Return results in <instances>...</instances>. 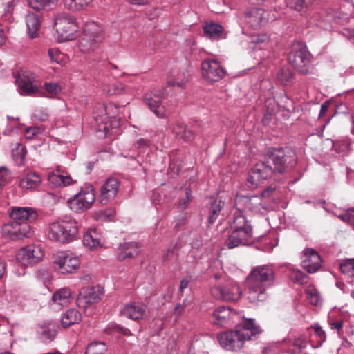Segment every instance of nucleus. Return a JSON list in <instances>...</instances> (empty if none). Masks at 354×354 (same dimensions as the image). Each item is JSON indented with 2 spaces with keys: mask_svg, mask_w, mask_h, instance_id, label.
Masks as SVG:
<instances>
[{
  "mask_svg": "<svg viewBox=\"0 0 354 354\" xmlns=\"http://www.w3.org/2000/svg\"><path fill=\"white\" fill-rule=\"evenodd\" d=\"M288 275L291 281L297 283H304L306 282V276L300 270L295 268L293 266H288L287 267Z\"/></svg>",
  "mask_w": 354,
  "mask_h": 354,
  "instance_id": "obj_44",
  "label": "nucleus"
},
{
  "mask_svg": "<svg viewBox=\"0 0 354 354\" xmlns=\"http://www.w3.org/2000/svg\"><path fill=\"white\" fill-rule=\"evenodd\" d=\"M103 28L100 24L95 21H89L84 24L82 35L101 42L103 38Z\"/></svg>",
  "mask_w": 354,
  "mask_h": 354,
  "instance_id": "obj_27",
  "label": "nucleus"
},
{
  "mask_svg": "<svg viewBox=\"0 0 354 354\" xmlns=\"http://www.w3.org/2000/svg\"><path fill=\"white\" fill-rule=\"evenodd\" d=\"M83 243L91 250L97 249L102 245L101 235L95 229H90L84 234Z\"/></svg>",
  "mask_w": 354,
  "mask_h": 354,
  "instance_id": "obj_31",
  "label": "nucleus"
},
{
  "mask_svg": "<svg viewBox=\"0 0 354 354\" xmlns=\"http://www.w3.org/2000/svg\"><path fill=\"white\" fill-rule=\"evenodd\" d=\"M321 257L314 249L308 248L304 251L302 266L308 272H316L321 267Z\"/></svg>",
  "mask_w": 354,
  "mask_h": 354,
  "instance_id": "obj_21",
  "label": "nucleus"
},
{
  "mask_svg": "<svg viewBox=\"0 0 354 354\" xmlns=\"http://www.w3.org/2000/svg\"><path fill=\"white\" fill-rule=\"evenodd\" d=\"M95 201L94 188L91 184H86L81 187L78 193L69 198L67 203L73 212L83 213L91 207Z\"/></svg>",
  "mask_w": 354,
  "mask_h": 354,
  "instance_id": "obj_5",
  "label": "nucleus"
},
{
  "mask_svg": "<svg viewBox=\"0 0 354 354\" xmlns=\"http://www.w3.org/2000/svg\"><path fill=\"white\" fill-rule=\"evenodd\" d=\"M120 182L114 177L107 178L100 187L97 201L102 205L113 202L119 193Z\"/></svg>",
  "mask_w": 354,
  "mask_h": 354,
  "instance_id": "obj_16",
  "label": "nucleus"
},
{
  "mask_svg": "<svg viewBox=\"0 0 354 354\" xmlns=\"http://www.w3.org/2000/svg\"><path fill=\"white\" fill-rule=\"evenodd\" d=\"M183 75V78H180V73H176L175 71H171L169 75V80L167 81L169 86H176L182 87L185 82L188 81V76L185 75L184 73H182Z\"/></svg>",
  "mask_w": 354,
  "mask_h": 354,
  "instance_id": "obj_48",
  "label": "nucleus"
},
{
  "mask_svg": "<svg viewBox=\"0 0 354 354\" xmlns=\"http://www.w3.org/2000/svg\"><path fill=\"white\" fill-rule=\"evenodd\" d=\"M41 177L35 171H31L25 175L19 181V186L22 189L32 190L37 188L41 183Z\"/></svg>",
  "mask_w": 354,
  "mask_h": 354,
  "instance_id": "obj_30",
  "label": "nucleus"
},
{
  "mask_svg": "<svg viewBox=\"0 0 354 354\" xmlns=\"http://www.w3.org/2000/svg\"><path fill=\"white\" fill-rule=\"evenodd\" d=\"M100 42L82 35L77 43V48L84 54L91 53L96 50Z\"/></svg>",
  "mask_w": 354,
  "mask_h": 354,
  "instance_id": "obj_38",
  "label": "nucleus"
},
{
  "mask_svg": "<svg viewBox=\"0 0 354 354\" xmlns=\"http://www.w3.org/2000/svg\"><path fill=\"white\" fill-rule=\"evenodd\" d=\"M30 8L37 12L48 10L55 7L58 0H26Z\"/></svg>",
  "mask_w": 354,
  "mask_h": 354,
  "instance_id": "obj_39",
  "label": "nucleus"
},
{
  "mask_svg": "<svg viewBox=\"0 0 354 354\" xmlns=\"http://www.w3.org/2000/svg\"><path fill=\"white\" fill-rule=\"evenodd\" d=\"M185 221V214L184 213L180 214L177 218L175 219V228L180 230L184 225Z\"/></svg>",
  "mask_w": 354,
  "mask_h": 354,
  "instance_id": "obj_61",
  "label": "nucleus"
},
{
  "mask_svg": "<svg viewBox=\"0 0 354 354\" xmlns=\"http://www.w3.org/2000/svg\"><path fill=\"white\" fill-rule=\"evenodd\" d=\"M212 323L218 327H227L239 323L242 318L230 306H221L214 310Z\"/></svg>",
  "mask_w": 354,
  "mask_h": 354,
  "instance_id": "obj_10",
  "label": "nucleus"
},
{
  "mask_svg": "<svg viewBox=\"0 0 354 354\" xmlns=\"http://www.w3.org/2000/svg\"><path fill=\"white\" fill-rule=\"evenodd\" d=\"M44 87L46 93L44 96L50 98L55 97L62 91L61 86L57 83H45ZM41 95H43L42 93Z\"/></svg>",
  "mask_w": 354,
  "mask_h": 354,
  "instance_id": "obj_49",
  "label": "nucleus"
},
{
  "mask_svg": "<svg viewBox=\"0 0 354 354\" xmlns=\"http://www.w3.org/2000/svg\"><path fill=\"white\" fill-rule=\"evenodd\" d=\"M48 183L54 187L68 186L73 183L71 177L57 172L50 173L48 176Z\"/></svg>",
  "mask_w": 354,
  "mask_h": 354,
  "instance_id": "obj_35",
  "label": "nucleus"
},
{
  "mask_svg": "<svg viewBox=\"0 0 354 354\" xmlns=\"http://www.w3.org/2000/svg\"><path fill=\"white\" fill-rule=\"evenodd\" d=\"M15 0H9L3 4V16L5 19L9 21L12 19V15L15 8Z\"/></svg>",
  "mask_w": 354,
  "mask_h": 354,
  "instance_id": "obj_55",
  "label": "nucleus"
},
{
  "mask_svg": "<svg viewBox=\"0 0 354 354\" xmlns=\"http://www.w3.org/2000/svg\"><path fill=\"white\" fill-rule=\"evenodd\" d=\"M324 209L326 212H330L337 216L342 221L354 227V210L349 209L344 212H341L339 209L332 205L325 206Z\"/></svg>",
  "mask_w": 354,
  "mask_h": 354,
  "instance_id": "obj_32",
  "label": "nucleus"
},
{
  "mask_svg": "<svg viewBox=\"0 0 354 354\" xmlns=\"http://www.w3.org/2000/svg\"><path fill=\"white\" fill-rule=\"evenodd\" d=\"M25 20L28 37L32 39L37 37L41 26L39 17L33 12H29L26 14Z\"/></svg>",
  "mask_w": 354,
  "mask_h": 354,
  "instance_id": "obj_29",
  "label": "nucleus"
},
{
  "mask_svg": "<svg viewBox=\"0 0 354 354\" xmlns=\"http://www.w3.org/2000/svg\"><path fill=\"white\" fill-rule=\"evenodd\" d=\"M135 147L139 149H142L149 146V140L144 138L138 139L135 143Z\"/></svg>",
  "mask_w": 354,
  "mask_h": 354,
  "instance_id": "obj_63",
  "label": "nucleus"
},
{
  "mask_svg": "<svg viewBox=\"0 0 354 354\" xmlns=\"http://www.w3.org/2000/svg\"><path fill=\"white\" fill-rule=\"evenodd\" d=\"M5 237L11 240L21 239L32 235L31 227L27 222L12 221L5 224L2 228Z\"/></svg>",
  "mask_w": 354,
  "mask_h": 354,
  "instance_id": "obj_14",
  "label": "nucleus"
},
{
  "mask_svg": "<svg viewBox=\"0 0 354 354\" xmlns=\"http://www.w3.org/2000/svg\"><path fill=\"white\" fill-rule=\"evenodd\" d=\"M10 173L6 167H2L0 168V193L3 187L10 181Z\"/></svg>",
  "mask_w": 354,
  "mask_h": 354,
  "instance_id": "obj_56",
  "label": "nucleus"
},
{
  "mask_svg": "<svg viewBox=\"0 0 354 354\" xmlns=\"http://www.w3.org/2000/svg\"><path fill=\"white\" fill-rule=\"evenodd\" d=\"M93 0H62L64 7L72 12H79L87 9Z\"/></svg>",
  "mask_w": 354,
  "mask_h": 354,
  "instance_id": "obj_34",
  "label": "nucleus"
},
{
  "mask_svg": "<svg viewBox=\"0 0 354 354\" xmlns=\"http://www.w3.org/2000/svg\"><path fill=\"white\" fill-rule=\"evenodd\" d=\"M43 257V253L39 247L29 245L21 248L17 254V261L24 266H34Z\"/></svg>",
  "mask_w": 354,
  "mask_h": 354,
  "instance_id": "obj_19",
  "label": "nucleus"
},
{
  "mask_svg": "<svg viewBox=\"0 0 354 354\" xmlns=\"http://www.w3.org/2000/svg\"><path fill=\"white\" fill-rule=\"evenodd\" d=\"M235 205L236 212L249 211L255 214H264L268 210L267 205L263 204L262 197L259 196H238Z\"/></svg>",
  "mask_w": 354,
  "mask_h": 354,
  "instance_id": "obj_12",
  "label": "nucleus"
},
{
  "mask_svg": "<svg viewBox=\"0 0 354 354\" xmlns=\"http://www.w3.org/2000/svg\"><path fill=\"white\" fill-rule=\"evenodd\" d=\"M203 78L208 82H218L225 76V69L216 60L205 59L201 64Z\"/></svg>",
  "mask_w": 354,
  "mask_h": 354,
  "instance_id": "obj_17",
  "label": "nucleus"
},
{
  "mask_svg": "<svg viewBox=\"0 0 354 354\" xmlns=\"http://www.w3.org/2000/svg\"><path fill=\"white\" fill-rule=\"evenodd\" d=\"M53 264L55 270L62 274L75 272L80 267L79 257L67 251H60L53 256Z\"/></svg>",
  "mask_w": 354,
  "mask_h": 354,
  "instance_id": "obj_8",
  "label": "nucleus"
},
{
  "mask_svg": "<svg viewBox=\"0 0 354 354\" xmlns=\"http://www.w3.org/2000/svg\"><path fill=\"white\" fill-rule=\"evenodd\" d=\"M77 222L73 219H62L50 223L46 228L49 240L59 243H68L78 237Z\"/></svg>",
  "mask_w": 354,
  "mask_h": 354,
  "instance_id": "obj_3",
  "label": "nucleus"
},
{
  "mask_svg": "<svg viewBox=\"0 0 354 354\" xmlns=\"http://www.w3.org/2000/svg\"><path fill=\"white\" fill-rule=\"evenodd\" d=\"M313 0H286L287 4L291 8L301 10L311 3Z\"/></svg>",
  "mask_w": 354,
  "mask_h": 354,
  "instance_id": "obj_52",
  "label": "nucleus"
},
{
  "mask_svg": "<svg viewBox=\"0 0 354 354\" xmlns=\"http://www.w3.org/2000/svg\"><path fill=\"white\" fill-rule=\"evenodd\" d=\"M57 324L53 321H45L41 323L37 329L40 339L44 342H52L56 337L58 330Z\"/></svg>",
  "mask_w": 354,
  "mask_h": 354,
  "instance_id": "obj_23",
  "label": "nucleus"
},
{
  "mask_svg": "<svg viewBox=\"0 0 354 354\" xmlns=\"http://www.w3.org/2000/svg\"><path fill=\"white\" fill-rule=\"evenodd\" d=\"M212 295L216 299L225 301H235L242 295L239 285L234 281H229L224 285H216L211 288Z\"/></svg>",
  "mask_w": 354,
  "mask_h": 354,
  "instance_id": "obj_9",
  "label": "nucleus"
},
{
  "mask_svg": "<svg viewBox=\"0 0 354 354\" xmlns=\"http://www.w3.org/2000/svg\"><path fill=\"white\" fill-rule=\"evenodd\" d=\"M266 12L259 8H254L245 12L244 19L249 26L255 29L263 25L266 21Z\"/></svg>",
  "mask_w": 354,
  "mask_h": 354,
  "instance_id": "obj_22",
  "label": "nucleus"
},
{
  "mask_svg": "<svg viewBox=\"0 0 354 354\" xmlns=\"http://www.w3.org/2000/svg\"><path fill=\"white\" fill-rule=\"evenodd\" d=\"M350 144L347 140L337 141L333 144V148L335 151L342 153H346L348 151Z\"/></svg>",
  "mask_w": 354,
  "mask_h": 354,
  "instance_id": "obj_58",
  "label": "nucleus"
},
{
  "mask_svg": "<svg viewBox=\"0 0 354 354\" xmlns=\"http://www.w3.org/2000/svg\"><path fill=\"white\" fill-rule=\"evenodd\" d=\"M125 88L122 84H111L106 91L110 95H120L124 92Z\"/></svg>",
  "mask_w": 354,
  "mask_h": 354,
  "instance_id": "obj_57",
  "label": "nucleus"
},
{
  "mask_svg": "<svg viewBox=\"0 0 354 354\" xmlns=\"http://www.w3.org/2000/svg\"><path fill=\"white\" fill-rule=\"evenodd\" d=\"M13 221L19 222H32L37 219V214L32 207H13L10 213Z\"/></svg>",
  "mask_w": 354,
  "mask_h": 354,
  "instance_id": "obj_24",
  "label": "nucleus"
},
{
  "mask_svg": "<svg viewBox=\"0 0 354 354\" xmlns=\"http://www.w3.org/2000/svg\"><path fill=\"white\" fill-rule=\"evenodd\" d=\"M121 313L131 319H142L146 313V306L141 303L133 302L124 306L121 310Z\"/></svg>",
  "mask_w": 354,
  "mask_h": 354,
  "instance_id": "obj_25",
  "label": "nucleus"
},
{
  "mask_svg": "<svg viewBox=\"0 0 354 354\" xmlns=\"http://www.w3.org/2000/svg\"><path fill=\"white\" fill-rule=\"evenodd\" d=\"M223 207V203L219 198L212 200L208 206L209 211V223H214L218 218V216Z\"/></svg>",
  "mask_w": 354,
  "mask_h": 354,
  "instance_id": "obj_40",
  "label": "nucleus"
},
{
  "mask_svg": "<svg viewBox=\"0 0 354 354\" xmlns=\"http://www.w3.org/2000/svg\"><path fill=\"white\" fill-rule=\"evenodd\" d=\"M71 291L69 288H63L57 290L53 295V304L59 307L68 305L71 299Z\"/></svg>",
  "mask_w": 354,
  "mask_h": 354,
  "instance_id": "obj_36",
  "label": "nucleus"
},
{
  "mask_svg": "<svg viewBox=\"0 0 354 354\" xmlns=\"http://www.w3.org/2000/svg\"><path fill=\"white\" fill-rule=\"evenodd\" d=\"M34 117L35 119L39 121L43 122L48 119V111L47 109H39L35 110L34 113Z\"/></svg>",
  "mask_w": 354,
  "mask_h": 354,
  "instance_id": "obj_60",
  "label": "nucleus"
},
{
  "mask_svg": "<svg viewBox=\"0 0 354 354\" xmlns=\"http://www.w3.org/2000/svg\"><path fill=\"white\" fill-rule=\"evenodd\" d=\"M18 91L21 95H41L37 84V75L29 71H21L16 79Z\"/></svg>",
  "mask_w": 354,
  "mask_h": 354,
  "instance_id": "obj_11",
  "label": "nucleus"
},
{
  "mask_svg": "<svg viewBox=\"0 0 354 354\" xmlns=\"http://www.w3.org/2000/svg\"><path fill=\"white\" fill-rule=\"evenodd\" d=\"M308 300L312 305L319 306L322 304V298L319 291L314 286H308L306 289Z\"/></svg>",
  "mask_w": 354,
  "mask_h": 354,
  "instance_id": "obj_47",
  "label": "nucleus"
},
{
  "mask_svg": "<svg viewBox=\"0 0 354 354\" xmlns=\"http://www.w3.org/2000/svg\"><path fill=\"white\" fill-rule=\"evenodd\" d=\"M266 162L273 165L272 172L283 173L295 165V153L288 147L274 149Z\"/></svg>",
  "mask_w": 354,
  "mask_h": 354,
  "instance_id": "obj_6",
  "label": "nucleus"
},
{
  "mask_svg": "<svg viewBox=\"0 0 354 354\" xmlns=\"http://www.w3.org/2000/svg\"><path fill=\"white\" fill-rule=\"evenodd\" d=\"M192 281V278L191 276H187L186 277L183 278L180 281V291L183 292L184 290L188 288V286Z\"/></svg>",
  "mask_w": 354,
  "mask_h": 354,
  "instance_id": "obj_64",
  "label": "nucleus"
},
{
  "mask_svg": "<svg viewBox=\"0 0 354 354\" xmlns=\"http://www.w3.org/2000/svg\"><path fill=\"white\" fill-rule=\"evenodd\" d=\"M314 335L312 338L317 339L318 346H321L323 342L326 340V335L325 332L322 330L321 326L319 324H315L313 326Z\"/></svg>",
  "mask_w": 354,
  "mask_h": 354,
  "instance_id": "obj_53",
  "label": "nucleus"
},
{
  "mask_svg": "<svg viewBox=\"0 0 354 354\" xmlns=\"http://www.w3.org/2000/svg\"><path fill=\"white\" fill-rule=\"evenodd\" d=\"M164 92L160 90H152L146 93L143 96V101L146 106L158 118H165L167 117V110L162 104Z\"/></svg>",
  "mask_w": 354,
  "mask_h": 354,
  "instance_id": "obj_13",
  "label": "nucleus"
},
{
  "mask_svg": "<svg viewBox=\"0 0 354 354\" xmlns=\"http://www.w3.org/2000/svg\"><path fill=\"white\" fill-rule=\"evenodd\" d=\"M268 40V37L266 35H257L253 36L249 42V48L252 50L261 49V45Z\"/></svg>",
  "mask_w": 354,
  "mask_h": 354,
  "instance_id": "obj_50",
  "label": "nucleus"
},
{
  "mask_svg": "<svg viewBox=\"0 0 354 354\" xmlns=\"http://www.w3.org/2000/svg\"><path fill=\"white\" fill-rule=\"evenodd\" d=\"M288 62L301 74L310 72L311 55L306 46L302 44L298 43L292 46L288 55Z\"/></svg>",
  "mask_w": 354,
  "mask_h": 354,
  "instance_id": "obj_7",
  "label": "nucleus"
},
{
  "mask_svg": "<svg viewBox=\"0 0 354 354\" xmlns=\"http://www.w3.org/2000/svg\"><path fill=\"white\" fill-rule=\"evenodd\" d=\"M108 348L103 342H93L86 348L85 354H107Z\"/></svg>",
  "mask_w": 354,
  "mask_h": 354,
  "instance_id": "obj_45",
  "label": "nucleus"
},
{
  "mask_svg": "<svg viewBox=\"0 0 354 354\" xmlns=\"http://www.w3.org/2000/svg\"><path fill=\"white\" fill-rule=\"evenodd\" d=\"M41 132V129L39 127H28L24 132V136L28 140L32 139L35 136L39 135Z\"/></svg>",
  "mask_w": 354,
  "mask_h": 354,
  "instance_id": "obj_59",
  "label": "nucleus"
},
{
  "mask_svg": "<svg viewBox=\"0 0 354 354\" xmlns=\"http://www.w3.org/2000/svg\"><path fill=\"white\" fill-rule=\"evenodd\" d=\"M272 168L267 162H261L254 165L250 170L247 178L248 186L251 189L256 188L272 174Z\"/></svg>",
  "mask_w": 354,
  "mask_h": 354,
  "instance_id": "obj_15",
  "label": "nucleus"
},
{
  "mask_svg": "<svg viewBox=\"0 0 354 354\" xmlns=\"http://www.w3.org/2000/svg\"><path fill=\"white\" fill-rule=\"evenodd\" d=\"M261 333L260 327L252 318H242L234 329L221 333L218 340L221 346L229 351H238L246 342L253 339Z\"/></svg>",
  "mask_w": 354,
  "mask_h": 354,
  "instance_id": "obj_1",
  "label": "nucleus"
},
{
  "mask_svg": "<svg viewBox=\"0 0 354 354\" xmlns=\"http://www.w3.org/2000/svg\"><path fill=\"white\" fill-rule=\"evenodd\" d=\"M254 242L253 233L249 230L245 232L232 231L230 234L225 241V245L228 249H233L239 245H248Z\"/></svg>",
  "mask_w": 354,
  "mask_h": 354,
  "instance_id": "obj_20",
  "label": "nucleus"
},
{
  "mask_svg": "<svg viewBox=\"0 0 354 354\" xmlns=\"http://www.w3.org/2000/svg\"><path fill=\"white\" fill-rule=\"evenodd\" d=\"M140 252V246L136 242H124L121 243L118 250V258L120 261L132 258Z\"/></svg>",
  "mask_w": 354,
  "mask_h": 354,
  "instance_id": "obj_28",
  "label": "nucleus"
},
{
  "mask_svg": "<svg viewBox=\"0 0 354 354\" xmlns=\"http://www.w3.org/2000/svg\"><path fill=\"white\" fill-rule=\"evenodd\" d=\"M82 320V315L77 309H70L66 311L61 319V324L63 328L79 324Z\"/></svg>",
  "mask_w": 354,
  "mask_h": 354,
  "instance_id": "obj_33",
  "label": "nucleus"
},
{
  "mask_svg": "<svg viewBox=\"0 0 354 354\" xmlns=\"http://www.w3.org/2000/svg\"><path fill=\"white\" fill-rule=\"evenodd\" d=\"M203 28L205 35L211 39H220L223 31L222 26L214 23L207 24Z\"/></svg>",
  "mask_w": 354,
  "mask_h": 354,
  "instance_id": "obj_42",
  "label": "nucleus"
},
{
  "mask_svg": "<svg viewBox=\"0 0 354 354\" xmlns=\"http://www.w3.org/2000/svg\"><path fill=\"white\" fill-rule=\"evenodd\" d=\"M294 79V75L290 68H281L277 73V80L282 85H289L292 84Z\"/></svg>",
  "mask_w": 354,
  "mask_h": 354,
  "instance_id": "obj_46",
  "label": "nucleus"
},
{
  "mask_svg": "<svg viewBox=\"0 0 354 354\" xmlns=\"http://www.w3.org/2000/svg\"><path fill=\"white\" fill-rule=\"evenodd\" d=\"M342 272L349 277H354V259H348L340 264Z\"/></svg>",
  "mask_w": 354,
  "mask_h": 354,
  "instance_id": "obj_51",
  "label": "nucleus"
},
{
  "mask_svg": "<svg viewBox=\"0 0 354 354\" xmlns=\"http://www.w3.org/2000/svg\"><path fill=\"white\" fill-rule=\"evenodd\" d=\"M26 154V149L20 143H15L12 149V156L17 165L24 164Z\"/></svg>",
  "mask_w": 354,
  "mask_h": 354,
  "instance_id": "obj_43",
  "label": "nucleus"
},
{
  "mask_svg": "<svg viewBox=\"0 0 354 354\" xmlns=\"http://www.w3.org/2000/svg\"><path fill=\"white\" fill-rule=\"evenodd\" d=\"M275 278L273 268L268 265L253 268L247 278V299L257 304L267 299V290L274 283Z\"/></svg>",
  "mask_w": 354,
  "mask_h": 354,
  "instance_id": "obj_2",
  "label": "nucleus"
},
{
  "mask_svg": "<svg viewBox=\"0 0 354 354\" xmlns=\"http://www.w3.org/2000/svg\"><path fill=\"white\" fill-rule=\"evenodd\" d=\"M305 347V343L300 341H295L292 344L290 342L284 341L279 344V352H287L289 354H299L301 350Z\"/></svg>",
  "mask_w": 354,
  "mask_h": 354,
  "instance_id": "obj_41",
  "label": "nucleus"
},
{
  "mask_svg": "<svg viewBox=\"0 0 354 354\" xmlns=\"http://www.w3.org/2000/svg\"><path fill=\"white\" fill-rule=\"evenodd\" d=\"M48 54L52 62L59 63V59L58 57L59 56V51L58 50L50 48L48 50Z\"/></svg>",
  "mask_w": 354,
  "mask_h": 354,
  "instance_id": "obj_62",
  "label": "nucleus"
},
{
  "mask_svg": "<svg viewBox=\"0 0 354 354\" xmlns=\"http://www.w3.org/2000/svg\"><path fill=\"white\" fill-rule=\"evenodd\" d=\"M171 129L176 136L185 142H189L194 138L193 132L182 122H177Z\"/></svg>",
  "mask_w": 354,
  "mask_h": 354,
  "instance_id": "obj_37",
  "label": "nucleus"
},
{
  "mask_svg": "<svg viewBox=\"0 0 354 354\" xmlns=\"http://www.w3.org/2000/svg\"><path fill=\"white\" fill-rule=\"evenodd\" d=\"M103 295L101 286H96L82 288L77 298V304L80 308H86L88 306L99 302Z\"/></svg>",
  "mask_w": 354,
  "mask_h": 354,
  "instance_id": "obj_18",
  "label": "nucleus"
},
{
  "mask_svg": "<svg viewBox=\"0 0 354 354\" xmlns=\"http://www.w3.org/2000/svg\"><path fill=\"white\" fill-rule=\"evenodd\" d=\"M53 27L58 41L64 42L75 39L79 32L77 19L66 12H57L53 18Z\"/></svg>",
  "mask_w": 354,
  "mask_h": 354,
  "instance_id": "obj_4",
  "label": "nucleus"
},
{
  "mask_svg": "<svg viewBox=\"0 0 354 354\" xmlns=\"http://www.w3.org/2000/svg\"><path fill=\"white\" fill-rule=\"evenodd\" d=\"M233 221L230 224L232 231L245 232L249 230L250 233H253L252 227L250 222L246 219L245 216L241 213L235 211L233 214Z\"/></svg>",
  "mask_w": 354,
  "mask_h": 354,
  "instance_id": "obj_26",
  "label": "nucleus"
},
{
  "mask_svg": "<svg viewBox=\"0 0 354 354\" xmlns=\"http://www.w3.org/2000/svg\"><path fill=\"white\" fill-rule=\"evenodd\" d=\"M120 109V106H117L114 103H109L103 106L104 111L109 118H116Z\"/></svg>",
  "mask_w": 354,
  "mask_h": 354,
  "instance_id": "obj_54",
  "label": "nucleus"
}]
</instances>
